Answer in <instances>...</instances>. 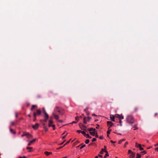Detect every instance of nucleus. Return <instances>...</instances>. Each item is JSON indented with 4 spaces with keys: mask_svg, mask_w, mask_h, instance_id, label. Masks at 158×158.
I'll return each instance as SVG.
<instances>
[{
    "mask_svg": "<svg viewBox=\"0 0 158 158\" xmlns=\"http://www.w3.org/2000/svg\"><path fill=\"white\" fill-rule=\"evenodd\" d=\"M64 147V146H61V147H60L59 148H57V150H59V149H61V148H63Z\"/></svg>",
    "mask_w": 158,
    "mask_h": 158,
    "instance_id": "09e8293b",
    "label": "nucleus"
},
{
    "mask_svg": "<svg viewBox=\"0 0 158 158\" xmlns=\"http://www.w3.org/2000/svg\"><path fill=\"white\" fill-rule=\"evenodd\" d=\"M67 134H68V133H67V134L66 135H64V136L63 137L62 139H64L65 138V137H66Z\"/></svg>",
    "mask_w": 158,
    "mask_h": 158,
    "instance_id": "de8ad7c7",
    "label": "nucleus"
},
{
    "mask_svg": "<svg viewBox=\"0 0 158 158\" xmlns=\"http://www.w3.org/2000/svg\"><path fill=\"white\" fill-rule=\"evenodd\" d=\"M52 127H53V130H55V125L54 124H52Z\"/></svg>",
    "mask_w": 158,
    "mask_h": 158,
    "instance_id": "7c9ffc66",
    "label": "nucleus"
},
{
    "mask_svg": "<svg viewBox=\"0 0 158 158\" xmlns=\"http://www.w3.org/2000/svg\"><path fill=\"white\" fill-rule=\"evenodd\" d=\"M89 142V139H87L85 141V143L86 144H88Z\"/></svg>",
    "mask_w": 158,
    "mask_h": 158,
    "instance_id": "c756f323",
    "label": "nucleus"
},
{
    "mask_svg": "<svg viewBox=\"0 0 158 158\" xmlns=\"http://www.w3.org/2000/svg\"><path fill=\"white\" fill-rule=\"evenodd\" d=\"M85 135L86 136V138H88L89 137V134H86Z\"/></svg>",
    "mask_w": 158,
    "mask_h": 158,
    "instance_id": "ea45409f",
    "label": "nucleus"
},
{
    "mask_svg": "<svg viewBox=\"0 0 158 158\" xmlns=\"http://www.w3.org/2000/svg\"><path fill=\"white\" fill-rule=\"evenodd\" d=\"M25 133H26V132H23V134H22V135H21V137H23L24 136H25V135H25Z\"/></svg>",
    "mask_w": 158,
    "mask_h": 158,
    "instance_id": "c9c22d12",
    "label": "nucleus"
},
{
    "mask_svg": "<svg viewBox=\"0 0 158 158\" xmlns=\"http://www.w3.org/2000/svg\"><path fill=\"white\" fill-rule=\"evenodd\" d=\"M9 128H10V132L11 133H12V134H15V131H13V130H12V129L10 128V127H9Z\"/></svg>",
    "mask_w": 158,
    "mask_h": 158,
    "instance_id": "dca6fc26",
    "label": "nucleus"
},
{
    "mask_svg": "<svg viewBox=\"0 0 158 158\" xmlns=\"http://www.w3.org/2000/svg\"><path fill=\"white\" fill-rule=\"evenodd\" d=\"M84 111L85 112V113L88 111V110H86V109H85V110H84Z\"/></svg>",
    "mask_w": 158,
    "mask_h": 158,
    "instance_id": "e2e57ef3",
    "label": "nucleus"
},
{
    "mask_svg": "<svg viewBox=\"0 0 158 158\" xmlns=\"http://www.w3.org/2000/svg\"><path fill=\"white\" fill-rule=\"evenodd\" d=\"M32 147H26V149L27 150H28L29 152H31V149H32Z\"/></svg>",
    "mask_w": 158,
    "mask_h": 158,
    "instance_id": "f3484780",
    "label": "nucleus"
},
{
    "mask_svg": "<svg viewBox=\"0 0 158 158\" xmlns=\"http://www.w3.org/2000/svg\"><path fill=\"white\" fill-rule=\"evenodd\" d=\"M128 144V142H125V144H124V148H126L127 145V144Z\"/></svg>",
    "mask_w": 158,
    "mask_h": 158,
    "instance_id": "2f4dec72",
    "label": "nucleus"
},
{
    "mask_svg": "<svg viewBox=\"0 0 158 158\" xmlns=\"http://www.w3.org/2000/svg\"><path fill=\"white\" fill-rule=\"evenodd\" d=\"M54 112L52 113V115L54 118L56 120H58L59 118V116L57 114V113L59 114H63V110L60 107L56 106L54 109Z\"/></svg>",
    "mask_w": 158,
    "mask_h": 158,
    "instance_id": "f257e3e1",
    "label": "nucleus"
},
{
    "mask_svg": "<svg viewBox=\"0 0 158 158\" xmlns=\"http://www.w3.org/2000/svg\"><path fill=\"white\" fill-rule=\"evenodd\" d=\"M125 140V139H122L121 140H119L118 142V143L119 144H121Z\"/></svg>",
    "mask_w": 158,
    "mask_h": 158,
    "instance_id": "5701e85b",
    "label": "nucleus"
},
{
    "mask_svg": "<svg viewBox=\"0 0 158 158\" xmlns=\"http://www.w3.org/2000/svg\"><path fill=\"white\" fill-rule=\"evenodd\" d=\"M71 140V139H70L69 141H68L66 143H65L64 145H63V146H64L68 144V143H69L70 142V140Z\"/></svg>",
    "mask_w": 158,
    "mask_h": 158,
    "instance_id": "473e14b6",
    "label": "nucleus"
},
{
    "mask_svg": "<svg viewBox=\"0 0 158 158\" xmlns=\"http://www.w3.org/2000/svg\"><path fill=\"white\" fill-rule=\"evenodd\" d=\"M44 116L45 117V118H48L49 117L48 115V114L47 113H45V114H44Z\"/></svg>",
    "mask_w": 158,
    "mask_h": 158,
    "instance_id": "412c9836",
    "label": "nucleus"
},
{
    "mask_svg": "<svg viewBox=\"0 0 158 158\" xmlns=\"http://www.w3.org/2000/svg\"><path fill=\"white\" fill-rule=\"evenodd\" d=\"M107 124L108 125V126H109V127H108V129H109V128L112 126V125H113V124L110 121H107Z\"/></svg>",
    "mask_w": 158,
    "mask_h": 158,
    "instance_id": "6e6552de",
    "label": "nucleus"
},
{
    "mask_svg": "<svg viewBox=\"0 0 158 158\" xmlns=\"http://www.w3.org/2000/svg\"><path fill=\"white\" fill-rule=\"evenodd\" d=\"M95 137L96 138H98V135H97V133L96 132V134H95Z\"/></svg>",
    "mask_w": 158,
    "mask_h": 158,
    "instance_id": "5fc2aeb1",
    "label": "nucleus"
},
{
    "mask_svg": "<svg viewBox=\"0 0 158 158\" xmlns=\"http://www.w3.org/2000/svg\"><path fill=\"white\" fill-rule=\"evenodd\" d=\"M98 156L100 157H102V156L101 155L98 154Z\"/></svg>",
    "mask_w": 158,
    "mask_h": 158,
    "instance_id": "052dcab7",
    "label": "nucleus"
},
{
    "mask_svg": "<svg viewBox=\"0 0 158 158\" xmlns=\"http://www.w3.org/2000/svg\"><path fill=\"white\" fill-rule=\"evenodd\" d=\"M110 142L111 143H116V142L114 141H113L112 140H111L110 141Z\"/></svg>",
    "mask_w": 158,
    "mask_h": 158,
    "instance_id": "bf43d9fd",
    "label": "nucleus"
},
{
    "mask_svg": "<svg viewBox=\"0 0 158 158\" xmlns=\"http://www.w3.org/2000/svg\"><path fill=\"white\" fill-rule=\"evenodd\" d=\"M128 153L130 154V153H132V152H133L131 150H129L128 151Z\"/></svg>",
    "mask_w": 158,
    "mask_h": 158,
    "instance_id": "c03bdc74",
    "label": "nucleus"
},
{
    "mask_svg": "<svg viewBox=\"0 0 158 158\" xmlns=\"http://www.w3.org/2000/svg\"><path fill=\"white\" fill-rule=\"evenodd\" d=\"M97 126L96 127V128L97 129H98V128L99 127V125L98 124H97Z\"/></svg>",
    "mask_w": 158,
    "mask_h": 158,
    "instance_id": "3c124183",
    "label": "nucleus"
},
{
    "mask_svg": "<svg viewBox=\"0 0 158 158\" xmlns=\"http://www.w3.org/2000/svg\"><path fill=\"white\" fill-rule=\"evenodd\" d=\"M114 115H111L110 116V118L111 120L112 121L114 122L115 119H114Z\"/></svg>",
    "mask_w": 158,
    "mask_h": 158,
    "instance_id": "f8f14e48",
    "label": "nucleus"
},
{
    "mask_svg": "<svg viewBox=\"0 0 158 158\" xmlns=\"http://www.w3.org/2000/svg\"><path fill=\"white\" fill-rule=\"evenodd\" d=\"M75 119L77 120V121H78L79 120V119L78 118V117H75Z\"/></svg>",
    "mask_w": 158,
    "mask_h": 158,
    "instance_id": "8fccbe9b",
    "label": "nucleus"
},
{
    "mask_svg": "<svg viewBox=\"0 0 158 158\" xmlns=\"http://www.w3.org/2000/svg\"><path fill=\"white\" fill-rule=\"evenodd\" d=\"M65 141H64L62 143H60L59 144L60 145H62L64 142Z\"/></svg>",
    "mask_w": 158,
    "mask_h": 158,
    "instance_id": "680f3d73",
    "label": "nucleus"
},
{
    "mask_svg": "<svg viewBox=\"0 0 158 158\" xmlns=\"http://www.w3.org/2000/svg\"><path fill=\"white\" fill-rule=\"evenodd\" d=\"M135 156V153L133 152H132V153H131V154L129 156V157L130 158H134Z\"/></svg>",
    "mask_w": 158,
    "mask_h": 158,
    "instance_id": "9d476101",
    "label": "nucleus"
},
{
    "mask_svg": "<svg viewBox=\"0 0 158 158\" xmlns=\"http://www.w3.org/2000/svg\"><path fill=\"white\" fill-rule=\"evenodd\" d=\"M104 148H105V150H106V146H104Z\"/></svg>",
    "mask_w": 158,
    "mask_h": 158,
    "instance_id": "69168bd1",
    "label": "nucleus"
},
{
    "mask_svg": "<svg viewBox=\"0 0 158 158\" xmlns=\"http://www.w3.org/2000/svg\"><path fill=\"white\" fill-rule=\"evenodd\" d=\"M10 124L11 125H15V123L13 122H10Z\"/></svg>",
    "mask_w": 158,
    "mask_h": 158,
    "instance_id": "c85d7f7f",
    "label": "nucleus"
},
{
    "mask_svg": "<svg viewBox=\"0 0 158 158\" xmlns=\"http://www.w3.org/2000/svg\"><path fill=\"white\" fill-rule=\"evenodd\" d=\"M99 139H103V137L102 136H101L99 137Z\"/></svg>",
    "mask_w": 158,
    "mask_h": 158,
    "instance_id": "864d4df0",
    "label": "nucleus"
},
{
    "mask_svg": "<svg viewBox=\"0 0 158 158\" xmlns=\"http://www.w3.org/2000/svg\"><path fill=\"white\" fill-rule=\"evenodd\" d=\"M105 152L106 153L104 156V158H106L107 156H109V154L108 153V152L106 150H105Z\"/></svg>",
    "mask_w": 158,
    "mask_h": 158,
    "instance_id": "2eb2a0df",
    "label": "nucleus"
},
{
    "mask_svg": "<svg viewBox=\"0 0 158 158\" xmlns=\"http://www.w3.org/2000/svg\"><path fill=\"white\" fill-rule=\"evenodd\" d=\"M96 138H94L92 140V142H94L95 141H96Z\"/></svg>",
    "mask_w": 158,
    "mask_h": 158,
    "instance_id": "79ce46f5",
    "label": "nucleus"
},
{
    "mask_svg": "<svg viewBox=\"0 0 158 158\" xmlns=\"http://www.w3.org/2000/svg\"><path fill=\"white\" fill-rule=\"evenodd\" d=\"M86 146L85 144H84L80 147V149H81Z\"/></svg>",
    "mask_w": 158,
    "mask_h": 158,
    "instance_id": "e433bc0d",
    "label": "nucleus"
},
{
    "mask_svg": "<svg viewBox=\"0 0 158 158\" xmlns=\"http://www.w3.org/2000/svg\"><path fill=\"white\" fill-rule=\"evenodd\" d=\"M127 122L129 124H132L134 123V117L131 115H128L126 118Z\"/></svg>",
    "mask_w": 158,
    "mask_h": 158,
    "instance_id": "f03ea898",
    "label": "nucleus"
},
{
    "mask_svg": "<svg viewBox=\"0 0 158 158\" xmlns=\"http://www.w3.org/2000/svg\"><path fill=\"white\" fill-rule=\"evenodd\" d=\"M111 131V129H110V130H108L107 132V134H110V132Z\"/></svg>",
    "mask_w": 158,
    "mask_h": 158,
    "instance_id": "72a5a7b5",
    "label": "nucleus"
},
{
    "mask_svg": "<svg viewBox=\"0 0 158 158\" xmlns=\"http://www.w3.org/2000/svg\"><path fill=\"white\" fill-rule=\"evenodd\" d=\"M37 107V106L36 105H33L31 106V111H32L33 109L36 107Z\"/></svg>",
    "mask_w": 158,
    "mask_h": 158,
    "instance_id": "a211bd4d",
    "label": "nucleus"
},
{
    "mask_svg": "<svg viewBox=\"0 0 158 158\" xmlns=\"http://www.w3.org/2000/svg\"><path fill=\"white\" fill-rule=\"evenodd\" d=\"M104 152H105V151H104V149L103 148H102L101 149V151L100 152V153L101 154H103Z\"/></svg>",
    "mask_w": 158,
    "mask_h": 158,
    "instance_id": "a878e982",
    "label": "nucleus"
},
{
    "mask_svg": "<svg viewBox=\"0 0 158 158\" xmlns=\"http://www.w3.org/2000/svg\"><path fill=\"white\" fill-rule=\"evenodd\" d=\"M44 127V129L45 130V131H48V129L46 127Z\"/></svg>",
    "mask_w": 158,
    "mask_h": 158,
    "instance_id": "58836bf2",
    "label": "nucleus"
},
{
    "mask_svg": "<svg viewBox=\"0 0 158 158\" xmlns=\"http://www.w3.org/2000/svg\"><path fill=\"white\" fill-rule=\"evenodd\" d=\"M39 127V124L36 123L35 125L32 126V128L34 130H36Z\"/></svg>",
    "mask_w": 158,
    "mask_h": 158,
    "instance_id": "0eeeda50",
    "label": "nucleus"
},
{
    "mask_svg": "<svg viewBox=\"0 0 158 158\" xmlns=\"http://www.w3.org/2000/svg\"><path fill=\"white\" fill-rule=\"evenodd\" d=\"M42 124H43V125L44 126V127H45V123L44 122H42Z\"/></svg>",
    "mask_w": 158,
    "mask_h": 158,
    "instance_id": "603ef678",
    "label": "nucleus"
},
{
    "mask_svg": "<svg viewBox=\"0 0 158 158\" xmlns=\"http://www.w3.org/2000/svg\"><path fill=\"white\" fill-rule=\"evenodd\" d=\"M59 122H60V123H62L63 122L62 121V120H58Z\"/></svg>",
    "mask_w": 158,
    "mask_h": 158,
    "instance_id": "774afa93",
    "label": "nucleus"
},
{
    "mask_svg": "<svg viewBox=\"0 0 158 158\" xmlns=\"http://www.w3.org/2000/svg\"><path fill=\"white\" fill-rule=\"evenodd\" d=\"M33 115L34 117V119L33 120V121H35L36 120V116H35V113H33Z\"/></svg>",
    "mask_w": 158,
    "mask_h": 158,
    "instance_id": "aec40b11",
    "label": "nucleus"
},
{
    "mask_svg": "<svg viewBox=\"0 0 158 158\" xmlns=\"http://www.w3.org/2000/svg\"><path fill=\"white\" fill-rule=\"evenodd\" d=\"M135 147L137 148H139L141 151L143 150V148L141 147V145L140 144H138L137 142L135 143Z\"/></svg>",
    "mask_w": 158,
    "mask_h": 158,
    "instance_id": "423d86ee",
    "label": "nucleus"
},
{
    "mask_svg": "<svg viewBox=\"0 0 158 158\" xmlns=\"http://www.w3.org/2000/svg\"><path fill=\"white\" fill-rule=\"evenodd\" d=\"M43 112L44 114L45 113H46V112L44 108H43Z\"/></svg>",
    "mask_w": 158,
    "mask_h": 158,
    "instance_id": "13d9d810",
    "label": "nucleus"
},
{
    "mask_svg": "<svg viewBox=\"0 0 158 158\" xmlns=\"http://www.w3.org/2000/svg\"><path fill=\"white\" fill-rule=\"evenodd\" d=\"M138 108L137 107H135V111H137V110H138Z\"/></svg>",
    "mask_w": 158,
    "mask_h": 158,
    "instance_id": "4d7b16f0",
    "label": "nucleus"
},
{
    "mask_svg": "<svg viewBox=\"0 0 158 158\" xmlns=\"http://www.w3.org/2000/svg\"><path fill=\"white\" fill-rule=\"evenodd\" d=\"M36 112L34 111L33 113H35V116H39L41 114V111L39 109H36Z\"/></svg>",
    "mask_w": 158,
    "mask_h": 158,
    "instance_id": "39448f33",
    "label": "nucleus"
},
{
    "mask_svg": "<svg viewBox=\"0 0 158 158\" xmlns=\"http://www.w3.org/2000/svg\"><path fill=\"white\" fill-rule=\"evenodd\" d=\"M77 123V122L73 121L71 123H69V124H72L73 123Z\"/></svg>",
    "mask_w": 158,
    "mask_h": 158,
    "instance_id": "49530a36",
    "label": "nucleus"
},
{
    "mask_svg": "<svg viewBox=\"0 0 158 158\" xmlns=\"http://www.w3.org/2000/svg\"><path fill=\"white\" fill-rule=\"evenodd\" d=\"M25 135V136L28 139L32 138V136L29 133L26 132Z\"/></svg>",
    "mask_w": 158,
    "mask_h": 158,
    "instance_id": "1a4fd4ad",
    "label": "nucleus"
},
{
    "mask_svg": "<svg viewBox=\"0 0 158 158\" xmlns=\"http://www.w3.org/2000/svg\"><path fill=\"white\" fill-rule=\"evenodd\" d=\"M85 131H81V133L83 135H84L85 136V135H86V134L85 132Z\"/></svg>",
    "mask_w": 158,
    "mask_h": 158,
    "instance_id": "cd10ccee",
    "label": "nucleus"
},
{
    "mask_svg": "<svg viewBox=\"0 0 158 158\" xmlns=\"http://www.w3.org/2000/svg\"><path fill=\"white\" fill-rule=\"evenodd\" d=\"M114 118H120V115L118 114H116L114 116Z\"/></svg>",
    "mask_w": 158,
    "mask_h": 158,
    "instance_id": "4be33fe9",
    "label": "nucleus"
},
{
    "mask_svg": "<svg viewBox=\"0 0 158 158\" xmlns=\"http://www.w3.org/2000/svg\"><path fill=\"white\" fill-rule=\"evenodd\" d=\"M48 118H45V119L44 120L43 122L46 123L47 122Z\"/></svg>",
    "mask_w": 158,
    "mask_h": 158,
    "instance_id": "a19ab883",
    "label": "nucleus"
},
{
    "mask_svg": "<svg viewBox=\"0 0 158 158\" xmlns=\"http://www.w3.org/2000/svg\"><path fill=\"white\" fill-rule=\"evenodd\" d=\"M79 126L81 130L84 131H85L86 132H88L89 131H88L87 129H86L87 127L86 126L81 124L79 125Z\"/></svg>",
    "mask_w": 158,
    "mask_h": 158,
    "instance_id": "20e7f679",
    "label": "nucleus"
},
{
    "mask_svg": "<svg viewBox=\"0 0 158 158\" xmlns=\"http://www.w3.org/2000/svg\"><path fill=\"white\" fill-rule=\"evenodd\" d=\"M124 118V117L123 115H120V118H119V120H121V119H123Z\"/></svg>",
    "mask_w": 158,
    "mask_h": 158,
    "instance_id": "bb28decb",
    "label": "nucleus"
},
{
    "mask_svg": "<svg viewBox=\"0 0 158 158\" xmlns=\"http://www.w3.org/2000/svg\"><path fill=\"white\" fill-rule=\"evenodd\" d=\"M44 153L47 156H48L52 154V152H49L47 151H45Z\"/></svg>",
    "mask_w": 158,
    "mask_h": 158,
    "instance_id": "4468645a",
    "label": "nucleus"
},
{
    "mask_svg": "<svg viewBox=\"0 0 158 158\" xmlns=\"http://www.w3.org/2000/svg\"><path fill=\"white\" fill-rule=\"evenodd\" d=\"M86 113L87 115H89L90 114V113H89V112L88 111L86 112Z\"/></svg>",
    "mask_w": 158,
    "mask_h": 158,
    "instance_id": "37998d69",
    "label": "nucleus"
},
{
    "mask_svg": "<svg viewBox=\"0 0 158 158\" xmlns=\"http://www.w3.org/2000/svg\"><path fill=\"white\" fill-rule=\"evenodd\" d=\"M53 123V122L51 120H49V121L48 126L51 127L52 125V124Z\"/></svg>",
    "mask_w": 158,
    "mask_h": 158,
    "instance_id": "ddd939ff",
    "label": "nucleus"
},
{
    "mask_svg": "<svg viewBox=\"0 0 158 158\" xmlns=\"http://www.w3.org/2000/svg\"><path fill=\"white\" fill-rule=\"evenodd\" d=\"M137 157L136 158H140L141 157V156L140 154L139 153L137 154Z\"/></svg>",
    "mask_w": 158,
    "mask_h": 158,
    "instance_id": "b1692460",
    "label": "nucleus"
},
{
    "mask_svg": "<svg viewBox=\"0 0 158 158\" xmlns=\"http://www.w3.org/2000/svg\"><path fill=\"white\" fill-rule=\"evenodd\" d=\"M87 130L89 131L90 134L92 136H94L96 133V130L93 128H91L87 129Z\"/></svg>",
    "mask_w": 158,
    "mask_h": 158,
    "instance_id": "7ed1b4c3",
    "label": "nucleus"
},
{
    "mask_svg": "<svg viewBox=\"0 0 158 158\" xmlns=\"http://www.w3.org/2000/svg\"><path fill=\"white\" fill-rule=\"evenodd\" d=\"M91 119V118L89 117H88L87 118V120L88 121H89V120Z\"/></svg>",
    "mask_w": 158,
    "mask_h": 158,
    "instance_id": "f704fd0d",
    "label": "nucleus"
},
{
    "mask_svg": "<svg viewBox=\"0 0 158 158\" xmlns=\"http://www.w3.org/2000/svg\"><path fill=\"white\" fill-rule=\"evenodd\" d=\"M141 153H143V154H145L146 153V151H144L141 152Z\"/></svg>",
    "mask_w": 158,
    "mask_h": 158,
    "instance_id": "4c0bfd02",
    "label": "nucleus"
},
{
    "mask_svg": "<svg viewBox=\"0 0 158 158\" xmlns=\"http://www.w3.org/2000/svg\"><path fill=\"white\" fill-rule=\"evenodd\" d=\"M154 146H155V147H156V146H158V143L157 144H155V145H154Z\"/></svg>",
    "mask_w": 158,
    "mask_h": 158,
    "instance_id": "0e129e2a",
    "label": "nucleus"
},
{
    "mask_svg": "<svg viewBox=\"0 0 158 158\" xmlns=\"http://www.w3.org/2000/svg\"><path fill=\"white\" fill-rule=\"evenodd\" d=\"M83 123L85 124H86L87 121L86 120V117H84L83 118Z\"/></svg>",
    "mask_w": 158,
    "mask_h": 158,
    "instance_id": "6ab92c4d",
    "label": "nucleus"
},
{
    "mask_svg": "<svg viewBox=\"0 0 158 158\" xmlns=\"http://www.w3.org/2000/svg\"><path fill=\"white\" fill-rule=\"evenodd\" d=\"M119 120V123H120V126H122V121H121V120Z\"/></svg>",
    "mask_w": 158,
    "mask_h": 158,
    "instance_id": "6e6d98bb",
    "label": "nucleus"
},
{
    "mask_svg": "<svg viewBox=\"0 0 158 158\" xmlns=\"http://www.w3.org/2000/svg\"><path fill=\"white\" fill-rule=\"evenodd\" d=\"M133 128H135L134 130H136L138 129V128L136 127V125H135L133 126Z\"/></svg>",
    "mask_w": 158,
    "mask_h": 158,
    "instance_id": "393cba45",
    "label": "nucleus"
},
{
    "mask_svg": "<svg viewBox=\"0 0 158 158\" xmlns=\"http://www.w3.org/2000/svg\"><path fill=\"white\" fill-rule=\"evenodd\" d=\"M36 140V139H33L32 140L30 141L29 143L28 144V145L30 146L31 145V144L35 142V141Z\"/></svg>",
    "mask_w": 158,
    "mask_h": 158,
    "instance_id": "9b49d317",
    "label": "nucleus"
},
{
    "mask_svg": "<svg viewBox=\"0 0 158 158\" xmlns=\"http://www.w3.org/2000/svg\"><path fill=\"white\" fill-rule=\"evenodd\" d=\"M77 131V133H81V130H77V131Z\"/></svg>",
    "mask_w": 158,
    "mask_h": 158,
    "instance_id": "a18cd8bd",
    "label": "nucleus"
},
{
    "mask_svg": "<svg viewBox=\"0 0 158 158\" xmlns=\"http://www.w3.org/2000/svg\"><path fill=\"white\" fill-rule=\"evenodd\" d=\"M155 150L157 151L158 152V148H156Z\"/></svg>",
    "mask_w": 158,
    "mask_h": 158,
    "instance_id": "338daca9",
    "label": "nucleus"
}]
</instances>
